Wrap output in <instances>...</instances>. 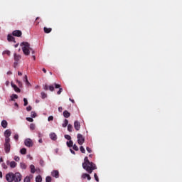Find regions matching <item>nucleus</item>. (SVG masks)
<instances>
[{"instance_id": "obj_1", "label": "nucleus", "mask_w": 182, "mask_h": 182, "mask_svg": "<svg viewBox=\"0 0 182 182\" xmlns=\"http://www.w3.org/2000/svg\"><path fill=\"white\" fill-rule=\"evenodd\" d=\"M82 168L86 170L87 173L89 174H92L93 173V170L97 169V166L93 162L89 161V159L86 156L84 159V163H82Z\"/></svg>"}, {"instance_id": "obj_2", "label": "nucleus", "mask_w": 182, "mask_h": 182, "mask_svg": "<svg viewBox=\"0 0 182 182\" xmlns=\"http://www.w3.org/2000/svg\"><path fill=\"white\" fill-rule=\"evenodd\" d=\"M6 180L8 182L22 181V174L19 172H16L15 173L10 172L6 175Z\"/></svg>"}, {"instance_id": "obj_3", "label": "nucleus", "mask_w": 182, "mask_h": 182, "mask_svg": "<svg viewBox=\"0 0 182 182\" xmlns=\"http://www.w3.org/2000/svg\"><path fill=\"white\" fill-rule=\"evenodd\" d=\"M21 46L22 47V50L24 53V55H26V56H28V55H30L31 52L32 53L33 55V60H36V57H35V50H33V49H32L31 48V44H29V43L28 42H23L21 43Z\"/></svg>"}, {"instance_id": "obj_4", "label": "nucleus", "mask_w": 182, "mask_h": 182, "mask_svg": "<svg viewBox=\"0 0 182 182\" xmlns=\"http://www.w3.org/2000/svg\"><path fill=\"white\" fill-rule=\"evenodd\" d=\"M4 151L8 154L11 152V141H5L4 142Z\"/></svg>"}, {"instance_id": "obj_5", "label": "nucleus", "mask_w": 182, "mask_h": 182, "mask_svg": "<svg viewBox=\"0 0 182 182\" xmlns=\"http://www.w3.org/2000/svg\"><path fill=\"white\" fill-rule=\"evenodd\" d=\"M11 134H12V131H11V129H6V131H4V135L5 137V141H11Z\"/></svg>"}, {"instance_id": "obj_6", "label": "nucleus", "mask_w": 182, "mask_h": 182, "mask_svg": "<svg viewBox=\"0 0 182 182\" xmlns=\"http://www.w3.org/2000/svg\"><path fill=\"white\" fill-rule=\"evenodd\" d=\"M77 138L78 144H80V146H82V144L85 143V136H83L82 134H77Z\"/></svg>"}, {"instance_id": "obj_7", "label": "nucleus", "mask_w": 182, "mask_h": 182, "mask_svg": "<svg viewBox=\"0 0 182 182\" xmlns=\"http://www.w3.org/2000/svg\"><path fill=\"white\" fill-rule=\"evenodd\" d=\"M14 60H15L14 65V68H16V66H18V62L21 60V55H18L16 53H14Z\"/></svg>"}, {"instance_id": "obj_8", "label": "nucleus", "mask_w": 182, "mask_h": 182, "mask_svg": "<svg viewBox=\"0 0 182 182\" xmlns=\"http://www.w3.org/2000/svg\"><path fill=\"white\" fill-rule=\"evenodd\" d=\"M24 144L26 147H32V146H33V142L32 141V139L28 138L25 139Z\"/></svg>"}, {"instance_id": "obj_9", "label": "nucleus", "mask_w": 182, "mask_h": 182, "mask_svg": "<svg viewBox=\"0 0 182 182\" xmlns=\"http://www.w3.org/2000/svg\"><path fill=\"white\" fill-rule=\"evenodd\" d=\"M13 36H16L17 38H21L22 36V31L19 30H16L12 32Z\"/></svg>"}, {"instance_id": "obj_10", "label": "nucleus", "mask_w": 182, "mask_h": 182, "mask_svg": "<svg viewBox=\"0 0 182 182\" xmlns=\"http://www.w3.org/2000/svg\"><path fill=\"white\" fill-rule=\"evenodd\" d=\"M54 86L55 89H59V90L57 92V95H60L63 92V89L60 88V85L54 83Z\"/></svg>"}, {"instance_id": "obj_11", "label": "nucleus", "mask_w": 182, "mask_h": 182, "mask_svg": "<svg viewBox=\"0 0 182 182\" xmlns=\"http://www.w3.org/2000/svg\"><path fill=\"white\" fill-rule=\"evenodd\" d=\"M52 177H55V178H59V171L54 170L51 172Z\"/></svg>"}, {"instance_id": "obj_12", "label": "nucleus", "mask_w": 182, "mask_h": 182, "mask_svg": "<svg viewBox=\"0 0 182 182\" xmlns=\"http://www.w3.org/2000/svg\"><path fill=\"white\" fill-rule=\"evenodd\" d=\"M74 127L75 130H77V132H79V130H80V122H79L78 121H75Z\"/></svg>"}, {"instance_id": "obj_13", "label": "nucleus", "mask_w": 182, "mask_h": 182, "mask_svg": "<svg viewBox=\"0 0 182 182\" xmlns=\"http://www.w3.org/2000/svg\"><path fill=\"white\" fill-rule=\"evenodd\" d=\"M81 178H82L83 180H85L86 178H87V180H89V181L92 180L90 175H89L87 173H82L81 176Z\"/></svg>"}, {"instance_id": "obj_14", "label": "nucleus", "mask_w": 182, "mask_h": 182, "mask_svg": "<svg viewBox=\"0 0 182 182\" xmlns=\"http://www.w3.org/2000/svg\"><path fill=\"white\" fill-rule=\"evenodd\" d=\"M1 125L3 127V129H6V127H8V122H6V120L4 119L1 121Z\"/></svg>"}, {"instance_id": "obj_15", "label": "nucleus", "mask_w": 182, "mask_h": 182, "mask_svg": "<svg viewBox=\"0 0 182 182\" xmlns=\"http://www.w3.org/2000/svg\"><path fill=\"white\" fill-rule=\"evenodd\" d=\"M50 138L54 141H55V140H58V136H56V134H55V132L50 134Z\"/></svg>"}, {"instance_id": "obj_16", "label": "nucleus", "mask_w": 182, "mask_h": 182, "mask_svg": "<svg viewBox=\"0 0 182 182\" xmlns=\"http://www.w3.org/2000/svg\"><path fill=\"white\" fill-rule=\"evenodd\" d=\"M7 40L9 41V42H16L15 41V37L12 36V35L9 34L7 36Z\"/></svg>"}, {"instance_id": "obj_17", "label": "nucleus", "mask_w": 182, "mask_h": 182, "mask_svg": "<svg viewBox=\"0 0 182 182\" xmlns=\"http://www.w3.org/2000/svg\"><path fill=\"white\" fill-rule=\"evenodd\" d=\"M11 86L14 89L15 92H16L17 93H21V89H19V87H18L16 85L11 84Z\"/></svg>"}, {"instance_id": "obj_18", "label": "nucleus", "mask_w": 182, "mask_h": 182, "mask_svg": "<svg viewBox=\"0 0 182 182\" xmlns=\"http://www.w3.org/2000/svg\"><path fill=\"white\" fill-rule=\"evenodd\" d=\"M63 116L64 117H65L66 119H68V117H70V113L68 112V110H65L63 112Z\"/></svg>"}, {"instance_id": "obj_19", "label": "nucleus", "mask_w": 182, "mask_h": 182, "mask_svg": "<svg viewBox=\"0 0 182 182\" xmlns=\"http://www.w3.org/2000/svg\"><path fill=\"white\" fill-rule=\"evenodd\" d=\"M43 31L45 33H50L52 32V28L44 27Z\"/></svg>"}, {"instance_id": "obj_20", "label": "nucleus", "mask_w": 182, "mask_h": 182, "mask_svg": "<svg viewBox=\"0 0 182 182\" xmlns=\"http://www.w3.org/2000/svg\"><path fill=\"white\" fill-rule=\"evenodd\" d=\"M17 164H16V162H15V161H11V162H10V167L11 168H15V167H16V166H17Z\"/></svg>"}, {"instance_id": "obj_21", "label": "nucleus", "mask_w": 182, "mask_h": 182, "mask_svg": "<svg viewBox=\"0 0 182 182\" xmlns=\"http://www.w3.org/2000/svg\"><path fill=\"white\" fill-rule=\"evenodd\" d=\"M20 167L23 170H26V167H28V166H26V164L25 163L21 162V163H20Z\"/></svg>"}, {"instance_id": "obj_22", "label": "nucleus", "mask_w": 182, "mask_h": 182, "mask_svg": "<svg viewBox=\"0 0 182 182\" xmlns=\"http://www.w3.org/2000/svg\"><path fill=\"white\" fill-rule=\"evenodd\" d=\"M15 99H18V95L16 94L11 95V102H14V100H15Z\"/></svg>"}, {"instance_id": "obj_23", "label": "nucleus", "mask_w": 182, "mask_h": 182, "mask_svg": "<svg viewBox=\"0 0 182 182\" xmlns=\"http://www.w3.org/2000/svg\"><path fill=\"white\" fill-rule=\"evenodd\" d=\"M73 130V126H72V124H69L68 125V131L70 132V133H72Z\"/></svg>"}, {"instance_id": "obj_24", "label": "nucleus", "mask_w": 182, "mask_h": 182, "mask_svg": "<svg viewBox=\"0 0 182 182\" xmlns=\"http://www.w3.org/2000/svg\"><path fill=\"white\" fill-rule=\"evenodd\" d=\"M67 146L68 147H73V141L70 140L69 141H67Z\"/></svg>"}, {"instance_id": "obj_25", "label": "nucleus", "mask_w": 182, "mask_h": 182, "mask_svg": "<svg viewBox=\"0 0 182 182\" xmlns=\"http://www.w3.org/2000/svg\"><path fill=\"white\" fill-rule=\"evenodd\" d=\"M36 182H42V176L41 175L36 177Z\"/></svg>"}, {"instance_id": "obj_26", "label": "nucleus", "mask_w": 182, "mask_h": 182, "mask_svg": "<svg viewBox=\"0 0 182 182\" xmlns=\"http://www.w3.org/2000/svg\"><path fill=\"white\" fill-rule=\"evenodd\" d=\"M30 168H31V173H32V174L35 173V166L34 165H31L30 166Z\"/></svg>"}, {"instance_id": "obj_27", "label": "nucleus", "mask_w": 182, "mask_h": 182, "mask_svg": "<svg viewBox=\"0 0 182 182\" xmlns=\"http://www.w3.org/2000/svg\"><path fill=\"white\" fill-rule=\"evenodd\" d=\"M69 124V121L68 119L64 120V123L62 124L63 127H67Z\"/></svg>"}, {"instance_id": "obj_28", "label": "nucleus", "mask_w": 182, "mask_h": 182, "mask_svg": "<svg viewBox=\"0 0 182 182\" xmlns=\"http://www.w3.org/2000/svg\"><path fill=\"white\" fill-rule=\"evenodd\" d=\"M3 55H7L8 56H11V51L9 50H6L3 51Z\"/></svg>"}, {"instance_id": "obj_29", "label": "nucleus", "mask_w": 182, "mask_h": 182, "mask_svg": "<svg viewBox=\"0 0 182 182\" xmlns=\"http://www.w3.org/2000/svg\"><path fill=\"white\" fill-rule=\"evenodd\" d=\"M20 153H21V154H26V148H22L20 150Z\"/></svg>"}, {"instance_id": "obj_30", "label": "nucleus", "mask_w": 182, "mask_h": 182, "mask_svg": "<svg viewBox=\"0 0 182 182\" xmlns=\"http://www.w3.org/2000/svg\"><path fill=\"white\" fill-rule=\"evenodd\" d=\"M41 95L42 99H46V97H48V95H46V93H45L44 92H42Z\"/></svg>"}, {"instance_id": "obj_31", "label": "nucleus", "mask_w": 182, "mask_h": 182, "mask_svg": "<svg viewBox=\"0 0 182 182\" xmlns=\"http://www.w3.org/2000/svg\"><path fill=\"white\" fill-rule=\"evenodd\" d=\"M73 149L75 151H79V147H77V146L76 144L73 145Z\"/></svg>"}, {"instance_id": "obj_32", "label": "nucleus", "mask_w": 182, "mask_h": 182, "mask_svg": "<svg viewBox=\"0 0 182 182\" xmlns=\"http://www.w3.org/2000/svg\"><path fill=\"white\" fill-rule=\"evenodd\" d=\"M65 139H66L67 140H72V136H70V135H68V134H65L64 136Z\"/></svg>"}, {"instance_id": "obj_33", "label": "nucleus", "mask_w": 182, "mask_h": 182, "mask_svg": "<svg viewBox=\"0 0 182 182\" xmlns=\"http://www.w3.org/2000/svg\"><path fill=\"white\" fill-rule=\"evenodd\" d=\"M46 182H52V178L50 176H47L46 178Z\"/></svg>"}, {"instance_id": "obj_34", "label": "nucleus", "mask_w": 182, "mask_h": 182, "mask_svg": "<svg viewBox=\"0 0 182 182\" xmlns=\"http://www.w3.org/2000/svg\"><path fill=\"white\" fill-rule=\"evenodd\" d=\"M24 182H31V177L26 176V177L24 178Z\"/></svg>"}, {"instance_id": "obj_35", "label": "nucleus", "mask_w": 182, "mask_h": 182, "mask_svg": "<svg viewBox=\"0 0 182 182\" xmlns=\"http://www.w3.org/2000/svg\"><path fill=\"white\" fill-rule=\"evenodd\" d=\"M80 150L81 153H83V154L86 153V150H85V148L82 146L80 147Z\"/></svg>"}, {"instance_id": "obj_36", "label": "nucleus", "mask_w": 182, "mask_h": 182, "mask_svg": "<svg viewBox=\"0 0 182 182\" xmlns=\"http://www.w3.org/2000/svg\"><path fill=\"white\" fill-rule=\"evenodd\" d=\"M14 140H16V141H18V140L19 139V135H18V134H16L14 136Z\"/></svg>"}, {"instance_id": "obj_37", "label": "nucleus", "mask_w": 182, "mask_h": 182, "mask_svg": "<svg viewBox=\"0 0 182 182\" xmlns=\"http://www.w3.org/2000/svg\"><path fill=\"white\" fill-rule=\"evenodd\" d=\"M31 117H33V118L36 117V112L32 111L31 114Z\"/></svg>"}, {"instance_id": "obj_38", "label": "nucleus", "mask_w": 182, "mask_h": 182, "mask_svg": "<svg viewBox=\"0 0 182 182\" xmlns=\"http://www.w3.org/2000/svg\"><path fill=\"white\" fill-rule=\"evenodd\" d=\"M36 126L34 124H30V129L31 130H35Z\"/></svg>"}, {"instance_id": "obj_39", "label": "nucleus", "mask_w": 182, "mask_h": 182, "mask_svg": "<svg viewBox=\"0 0 182 182\" xmlns=\"http://www.w3.org/2000/svg\"><path fill=\"white\" fill-rule=\"evenodd\" d=\"M48 89L50 92H53V90H55V87H53V85H50Z\"/></svg>"}, {"instance_id": "obj_40", "label": "nucleus", "mask_w": 182, "mask_h": 182, "mask_svg": "<svg viewBox=\"0 0 182 182\" xmlns=\"http://www.w3.org/2000/svg\"><path fill=\"white\" fill-rule=\"evenodd\" d=\"M40 165L43 167V166H45V161H43V159L40 160Z\"/></svg>"}, {"instance_id": "obj_41", "label": "nucleus", "mask_w": 182, "mask_h": 182, "mask_svg": "<svg viewBox=\"0 0 182 182\" xmlns=\"http://www.w3.org/2000/svg\"><path fill=\"white\" fill-rule=\"evenodd\" d=\"M23 102H24V106H28V100L26 98H23Z\"/></svg>"}, {"instance_id": "obj_42", "label": "nucleus", "mask_w": 182, "mask_h": 182, "mask_svg": "<svg viewBox=\"0 0 182 182\" xmlns=\"http://www.w3.org/2000/svg\"><path fill=\"white\" fill-rule=\"evenodd\" d=\"M94 177L95 178V180L99 182V177L97 176V173H94Z\"/></svg>"}, {"instance_id": "obj_43", "label": "nucleus", "mask_w": 182, "mask_h": 182, "mask_svg": "<svg viewBox=\"0 0 182 182\" xmlns=\"http://www.w3.org/2000/svg\"><path fill=\"white\" fill-rule=\"evenodd\" d=\"M26 110H27V112H31V110H32V107L31 105L28 106L26 107Z\"/></svg>"}, {"instance_id": "obj_44", "label": "nucleus", "mask_w": 182, "mask_h": 182, "mask_svg": "<svg viewBox=\"0 0 182 182\" xmlns=\"http://www.w3.org/2000/svg\"><path fill=\"white\" fill-rule=\"evenodd\" d=\"M14 160H15V161H19V160H21V158H19V156H14Z\"/></svg>"}, {"instance_id": "obj_45", "label": "nucleus", "mask_w": 182, "mask_h": 182, "mask_svg": "<svg viewBox=\"0 0 182 182\" xmlns=\"http://www.w3.org/2000/svg\"><path fill=\"white\" fill-rule=\"evenodd\" d=\"M53 120V116L48 117V122H52Z\"/></svg>"}, {"instance_id": "obj_46", "label": "nucleus", "mask_w": 182, "mask_h": 182, "mask_svg": "<svg viewBox=\"0 0 182 182\" xmlns=\"http://www.w3.org/2000/svg\"><path fill=\"white\" fill-rule=\"evenodd\" d=\"M26 120H27L28 122H33V118H31V117H27V118H26Z\"/></svg>"}, {"instance_id": "obj_47", "label": "nucleus", "mask_w": 182, "mask_h": 182, "mask_svg": "<svg viewBox=\"0 0 182 182\" xmlns=\"http://www.w3.org/2000/svg\"><path fill=\"white\" fill-rule=\"evenodd\" d=\"M16 82L18 83L19 87H22V82L19 81V80H17Z\"/></svg>"}, {"instance_id": "obj_48", "label": "nucleus", "mask_w": 182, "mask_h": 182, "mask_svg": "<svg viewBox=\"0 0 182 182\" xmlns=\"http://www.w3.org/2000/svg\"><path fill=\"white\" fill-rule=\"evenodd\" d=\"M86 150H87V151H88V153H92V149L90 147L87 146L86 148Z\"/></svg>"}, {"instance_id": "obj_49", "label": "nucleus", "mask_w": 182, "mask_h": 182, "mask_svg": "<svg viewBox=\"0 0 182 182\" xmlns=\"http://www.w3.org/2000/svg\"><path fill=\"white\" fill-rule=\"evenodd\" d=\"M44 90H49V86H48V85L44 86Z\"/></svg>"}, {"instance_id": "obj_50", "label": "nucleus", "mask_w": 182, "mask_h": 182, "mask_svg": "<svg viewBox=\"0 0 182 182\" xmlns=\"http://www.w3.org/2000/svg\"><path fill=\"white\" fill-rule=\"evenodd\" d=\"M2 167H3V168H4L5 170H6V168H8V166H6V164H2Z\"/></svg>"}, {"instance_id": "obj_51", "label": "nucleus", "mask_w": 182, "mask_h": 182, "mask_svg": "<svg viewBox=\"0 0 182 182\" xmlns=\"http://www.w3.org/2000/svg\"><path fill=\"white\" fill-rule=\"evenodd\" d=\"M63 110V108H62V107H58V112H60V113H62Z\"/></svg>"}, {"instance_id": "obj_52", "label": "nucleus", "mask_w": 182, "mask_h": 182, "mask_svg": "<svg viewBox=\"0 0 182 182\" xmlns=\"http://www.w3.org/2000/svg\"><path fill=\"white\" fill-rule=\"evenodd\" d=\"M70 151L72 153V154H76L75 151H73L72 149H70Z\"/></svg>"}, {"instance_id": "obj_53", "label": "nucleus", "mask_w": 182, "mask_h": 182, "mask_svg": "<svg viewBox=\"0 0 182 182\" xmlns=\"http://www.w3.org/2000/svg\"><path fill=\"white\" fill-rule=\"evenodd\" d=\"M25 82H26V85H31V83L29 82V81L28 80V79H26Z\"/></svg>"}, {"instance_id": "obj_54", "label": "nucleus", "mask_w": 182, "mask_h": 182, "mask_svg": "<svg viewBox=\"0 0 182 182\" xmlns=\"http://www.w3.org/2000/svg\"><path fill=\"white\" fill-rule=\"evenodd\" d=\"M70 102H71L72 103H75V100H72L71 98L69 99Z\"/></svg>"}, {"instance_id": "obj_55", "label": "nucleus", "mask_w": 182, "mask_h": 182, "mask_svg": "<svg viewBox=\"0 0 182 182\" xmlns=\"http://www.w3.org/2000/svg\"><path fill=\"white\" fill-rule=\"evenodd\" d=\"M14 106H16V107H17V109H18V107H19V105L16 102L14 104Z\"/></svg>"}, {"instance_id": "obj_56", "label": "nucleus", "mask_w": 182, "mask_h": 182, "mask_svg": "<svg viewBox=\"0 0 182 182\" xmlns=\"http://www.w3.org/2000/svg\"><path fill=\"white\" fill-rule=\"evenodd\" d=\"M18 76H22V73L18 71Z\"/></svg>"}, {"instance_id": "obj_57", "label": "nucleus", "mask_w": 182, "mask_h": 182, "mask_svg": "<svg viewBox=\"0 0 182 182\" xmlns=\"http://www.w3.org/2000/svg\"><path fill=\"white\" fill-rule=\"evenodd\" d=\"M6 86H9V81H6Z\"/></svg>"}, {"instance_id": "obj_58", "label": "nucleus", "mask_w": 182, "mask_h": 182, "mask_svg": "<svg viewBox=\"0 0 182 182\" xmlns=\"http://www.w3.org/2000/svg\"><path fill=\"white\" fill-rule=\"evenodd\" d=\"M7 75H12V72L11 71L7 72Z\"/></svg>"}, {"instance_id": "obj_59", "label": "nucleus", "mask_w": 182, "mask_h": 182, "mask_svg": "<svg viewBox=\"0 0 182 182\" xmlns=\"http://www.w3.org/2000/svg\"><path fill=\"white\" fill-rule=\"evenodd\" d=\"M38 143H43L42 139H40L38 140Z\"/></svg>"}, {"instance_id": "obj_60", "label": "nucleus", "mask_w": 182, "mask_h": 182, "mask_svg": "<svg viewBox=\"0 0 182 182\" xmlns=\"http://www.w3.org/2000/svg\"><path fill=\"white\" fill-rule=\"evenodd\" d=\"M26 79H28V76H27V75H25V76H24V80L26 81Z\"/></svg>"}, {"instance_id": "obj_61", "label": "nucleus", "mask_w": 182, "mask_h": 182, "mask_svg": "<svg viewBox=\"0 0 182 182\" xmlns=\"http://www.w3.org/2000/svg\"><path fill=\"white\" fill-rule=\"evenodd\" d=\"M43 72H44V73H46V69L43 68Z\"/></svg>"}, {"instance_id": "obj_62", "label": "nucleus", "mask_w": 182, "mask_h": 182, "mask_svg": "<svg viewBox=\"0 0 182 182\" xmlns=\"http://www.w3.org/2000/svg\"><path fill=\"white\" fill-rule=\"evenodd\" d=\"M0 178H2V172L0 171Z\"/></svg>"}, {"instance_id": "obj_63", "label": "nucleus", "mask_w": 182, "mask_h": 182, "mask_svg": "<svg viewBox=\"0 0 182 182\" xmlns=\"http://www.w3.org/2000/svg\"><path fill=\"white\" fill-rule=\"evenodd\" d=\"M2 161H4V159L0 158V163H2Z\"/></svg>"}, {"instance_id": "obj_64", "label": "nucleus", "mask_w": 182, "mask_h": 182, "mask_svg": "<svg viewBox=\"0 0 182 182\" xmlns=\"http://www.w3.org/2000/svg\"><path fill=\"white\" fill-rule=\"evenodd\" d=\"M38 137H42V134L39 133L38 134Z\"/></svg>"}]
</instances>
